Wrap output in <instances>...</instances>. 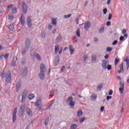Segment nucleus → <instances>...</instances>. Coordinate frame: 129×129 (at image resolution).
Segmentation results:
<instances>
[{
	"instance_id": "1",
	"label": "nucleus",
	"mask_w": 129,
	"mask_h": 129,
	"mask_svg": "<svg viewBox=\"0 0 129 129\" xmlns=\"http://www.w3.org/2000/svg\"><path fill=\"white\" fill-rule=\"evenodd\" d=\"M66 103H69L71 108H74V106H75V102L73 101V97L72 96H70L68 98Z\"/></svg>"
},
{
	"instance_id": "2",
	"label": "nucleus",
	"mask_w": 129,
	"mask_h": 129,
	"mask_svg": "<svg viewBox=\"0 0 129 129\" xmlns=\"http://www.w3.org/2000/svg\"><path fill=\"white\" fill-rule=\"evenodd\" d=\"M26 108V105L22 104L21 105L19 111V117H22L23 114H24V111H25V109Z\"/></svg>"
},
{
	"instance_id": "3",
	"label": "nucleus",
	"mask_w": 129,
	"mask_h": 129,
	"mask_svg": "<svg viewBox=\"0 0 129 129\" xmlns=\"http://www.w3.org/2000/svg\"><path fill=\"white\" fill-rule=\"evenodd\" d=\"M22 9L24 14H27V12H28V7L27 6V4H26V3L22 2Z\"/></svg>"
},
{
	"instance_id": "4",
	"label": "nucleus",
	"mask_w": 129,
	"mask_h": 129,
	"mask_svg": "<svg viewBox=\"0 0 129 129\" xmlns=\"http://www.w3.org/2000/svg\"><path fill=\"white\" fill-rule=\"evenodd\" d=\"M28 94V91L27 90H25L22 94V100H21V102L22 103H24V100L26 99L27 97V95Z\"/></svg>"
},
{
	"instance_id": "5",
	"label": "nucleus",
	"mask_w": 129,
	"mask_h": 129,
	"mask_svg": "<svg viewBox=\"0 0 129 129\" xmlns=\"http://www.w3.org/2000/svg\"><path fill=\"white\" fill-rule=\"evenodd\" d=\"M102 63L101 64V66L102 68H104V69H106V67L109 64V62H108V60L106 59H103L102 60Z\"/></svg>"
},
{
	"instance_id": "6",
	"label": "nucleus",
	"mask_w": 129,
	"mask_h": 129,
	"mask_svg": "<svg viewBox=\"0 0 129 129\" xmlns=\"http://www.w3.org/2000/svg\"><path fill=\"white\" fill-rule=\"evenodd\" d=\"M40 72L42 73H45L47 71V68H46V66L44 64V63H41L40 67Z\"/></svg>"
},
{
	"instance_id": "7",
	"label": "nucleus",
	"mask_w": 129,
	"mask_h": 129,
	"mask_svg": "<svg viewBox=\"0 0 129 129\" xmlns=\"http://www.w3.org/2000/svg\"><path fill=\"white\" fill-rule=\"evenodd\" d=\"M31 47V40L30 39L27 38L25 42V49H30Z\"/></svg>"
},
{
	"instance_id": "8",
	"label": "nucleus",
	"mask_w": 129,
	"mask_h": 129,
	"mask_svg": "<svg viewBox=\"0 0 129 129\" xmlns=\"http://www.w3.org/2000/svg\"><path fill=\"white\" fill-rule=\"evenodd\" d=\"M18 111V109L17 108H15V109L14 110L13 113V122H15L16 121V119H17V112Z\"/></svg>"
},
{
	"instance_id": "9",
	"label": "nucleus",
	"mask_w": 129,
	"mask_h": 129,
	"mask_svg": "<svg viewBox=\"0 0 129 129\" xmlns=\"http://www.w3.org/2000/svg\"><path fill=\"white\" fill-rule=\"evenodd\" d=\"M12 81V77H11V72H9L6 76V82L7 83H10Z\"/></svg>"
},
{
	"instance_id": "10",
	"label": "nucleus",
	"mask_w": 129,
	"mask_h": 129,
	"mask_svg": "<svg viewBox=\"0 0 129 129\" xmlns=\"http://www.w3.org/2000/svg\"><path fill=\"white\" fill-rule=\"evenodd\" d=\"M21 74L22 76H26L28 74V70L27 69V67H25L21 72Z\"/></svg>"
},
{
	"instance_id": "11",
	"label": "nucleus",
	"mask_w": 129,
	"mask_h": 129,
	"mask_svg": "<svg viewBox=\"0 0 129 129\" xmlns=\"http://www.w3.org/2000/svg\"><path fill=\"white\" fill-rule=\"evenodd\" d=\"M84 25H85L84 29L86 31H87L89 28H90V21H88L86 22Z\"/></svg>"
},
{
	"instance_id": "12",
	"label": "nucleus",
	"mask_w": 129,
	"mask_h": 129,
	"mask_svg": "<svg viewBox=\"0 0 129 129\" xmlns=\"http://www.w3.org/2000/svg\"><path fill=\"white\" fill-rule=\"evenodd\" d=\"M27 23L29 28H31L32 27V20H31V18L29 16L27 17Z\"/></svg>"
},
{
	"instance_id": "13",
	"label": "nucleus",
	"mask_w": 129,
	"mask_h": 129,
	"mask_svg": "<svg viewBox=\"0 0 129 129\" xmlns=\"http://www.w3.org/2000/svg\"><path fill=\"white\" fill-rule=\"evenodd\" d=\"M26 21L25 20V17H24V15L22 14L21 19H20V23L22 26H25V23Z\"/></svg>"
},
{
	"instance_id": "14",
	"label": "nucleus",
	"mask_w": 129,
	"mask_h": 129,
	"mask_svg": "<svg viewBox=\"0 0 129 129\" xmlns=\"http://www.w3.org/2000/svg\"><path fill=\"white\" fill-rule=\"evenodd\" d=\"M59 58H60L59 55H56L55 57L54 64L55 66H57V65L59 64V62L60 61V59H59Z\"/></svg>"
},
{
	"instance_id": "15",
	"label": "nucleus",
	"mask_w": 129,
	"mask_h": 129,
	"mask_svg": "<svg viewBox=\"0 0 129 129\" xmlns=\"http://www.w3.org/2000/svg\"><path fill=\"white\" fill-rule=\"evenodd\" d=\"M26 113L29 116H33V112L32 111V110L29 108L26 109Z\"/></svg>"
},
{
	"instance_id": "16",
	"label": "nucleus",
	"mask_w": 129,
	"mask_h": 129,
	"mask_svg": "<svg viewBox=\"0 0 129 129\" xmlns=\"http://www.w3.org/2000/svg\"><path fill=\"white\" fill-rule=\"evenodd\" d=\"M38 77H39L40 79L41 80H44V79H45V73L40 72L38 75Z\"/></svg>"
},
{
	"instance_id": "17",
	"label": "nucleus",
	"mask_w": 129,
	"mask_h": 129,
	"mask_svg": "<svg viewBox=\"0 0 129 129\" xmlns=\"http://www.w3.org/2000/svg\"><path fill=\"white\" fill-rule=\"evenodd\" d=\"M124 61V62H126V66L127 67L126 70H128V68H129L128 56H126V59Z\"/></svg>"
},
{
	"instance_id": "18",
	"label": "nucleus",
	"mask_w": 129,
	"mask_h": 129,
	"mask_svg": "<svg viewBox=\"0 0 129 129\" xmlns=\"http://www.w3.org/2000/svg\"><path fill=\"white\" fill-rule=\"evenodd\" d=\"M69 48H70L71 55H73L75 51L74 47H73V45H70Z\"/></svg>"
},
{
	"instance_id": "19",
	"label": "nucleus",
	"mask_w": 129,
	"mask_h": 129,
	"mask_svg": "<svg viewBox=\"0 0 129 129\" xmlns=\"http://www.w3.org/2000/svg\"><path fill=\"white\" fill-rule=\"evenodd\" d=\"M16 63H17V58L16 57H14L11 64L12 66H13V67H15Z\"/></svg>"
},
{
	"instance_id": "20",
	"label": "nucleus",
	"mask_w": 129,
	"mask_h": 129,
	"mask_svg": "<svg viewBox=\"0 0 129 129\" xmlns=\"http://www.w3.org/2000/svg\"><path fill=\"white\" fill-rule=\"evenodd\" d=\"M78 117H81V116H82L83 114V112H82V109H79L77 112Z\"/></svg>"
},
{
	"instance_id": "21",
	"label": "nucleus",
	"mask_w": 129,
	"mask_h": 129,
	"mask_svg": "<svg viewBox=\"0 0 129 129\" xmlns=\"http://www.w3.org/2000/svg\"><path fill=\"white\" fill-rule=\"evenodd\" d=\"M97 56L95 55H92V63H96V58Z\"/></svg>"
},
{
	"instance_id": "22",
	"label": "nucleus",
	"mask_w": 129,
	"mask_h": 129,
	"mask_svg": "<svg viewBox=\"0 0 129 129\" xmlns=\"http://www.w3.org/2000/svg\"><path fill=\"white\" fill-rule=\"evenodd\" d=\"M20 88H21V83L19 82L16 85V92H19Z\"/></svg>"
},
{
	"instance_id": "23",
	"label": "nucleus",
	"mask_w": 129,
	"mask_h": 129,
	"mask_svg": "<svg viewBox=\"0 0 129 129\" xmlns=\"http://www.w3.org/2000/svg\"><path fill=\"white\" fill-rule=\"evenodd\" d=\"M120 70L118 71V73H121L123 71V64L121 63L119 66Z\"/></svg>"
},
{
	"instance_id": "24",
	"label": "nucleus",
	"mask_w": 129,
	"mask_h": 129,
	"mask_svg": "<svg viewBox=\"0 0 129 129\" xmlns=\"http://www.w3.org/2000/svg\"><path fill=\"white\" fill-rule=\"evenodd\" d=\"M58 52H59V46H58V45H56L55 46L54 53L55 54H58Z\"/></svg>"
},
{
	"instance_id": "25",
	"label": "nucleus",
	"mask_w": 129,
	"mask_h": 129,
	"mask_svg": "<svg viewBox=\"0 0 129 129\" xmlns=\"http://www.w3.org/2000/svg\"><path fill=\"white\" fill-rule=\"evenodd\" d=\"M91 100H92V101H93L94 100H96V99H97V96L94 94H93L91 95Z\"/></svg>"
},
{
	"instance_id": "26",
	"label": "nucleus",
	"mask_w": 129,
	"mask_h": 129,
	"mask_svg": "<svg viewBox=\"0 0 129 129\" xmlns=\"http://www.w3.org/2000/svg\"><path fill=\"white\" fill-rule=\"evenodd\" d=\"M35 57H36V59H37L38 61H41V60H42V58H41V55H40L39 53H37L36 54H35Z\"/></svg>"
},
{
	"instance_id": "27",
	"label": "nucleus",
	"mask_w": 129,
	"mask_h": 129,
	"mask_svg": "<svg viewBox=\"0 0 129 129\" xmlns=\"http://www.w3.org/2000/svg\"><path fill=\"white\" fill-rule=\"evenodd\" d=\"M62 40V36L61 35H58L55 39V41L57 43L59 42V41H61Z\"/></svg>"
},
{
	"instance_id": "28",
	"label": "nucleus",
	"mask_w": 129,
	"mask_h": 129,
	"mask_svg": "<svg viewBox=\"0 0 129 129\" xmlns=\"http://www.w3.org/2000/svg\"><path fill=\"white\" fill-rule=\"evenodd\" d=\"M76 128H77V124H73L70 126V129H76Z\"/></svg>"
},
{
	"instance_id": "29",
	"label": "nucleus",
	"mask_w": 129,
	"mask_h": 129,
	"mask_svg": "<svg viewBox=\"0 0 129 129\" xmlns=\"http://www.w3.org/2000/svg\"><path fill=\"white\" fill-rule=\"evenodd\" d=\"M40 104H41V100H39L36 103H35V105L37 107L40 106Z\"/></svg>"
},
{
	"instance_id": "30",
	"label": "nucleus",
	"mask_w": 129,
	"mask_h": 129,
	"mask_svg": "<svg viewBox=\"0 0 129 129\" xmlns=\"http://www.w3.org/2000/svg\"><path fill=\"white\" fill-rule=\"evenodd\" d=\"M76 36H77V37H80V28H78L76 32Z\"/></svg>"
},
{
	"instance_id": "31",
	"label": "nucleus",
	"mask_w": 129,
	"mask_h": 129,
	"mask_svg": "<svg viewBox=\"0 0 129 129\" xmlns=\"http://www.w3.org/2000/svg\"><path fill=\"white\" fill-rule=\"evenodd\" d=\"M28 98L30 100H32L33 98H35V95L33 94H31L29 95Z\"/></svg>"
},
{
	"instance_id": "32",
	"label": "nucleus",
	"mask_w": 129,
	"mask_h": 129,
	"mask_svg": "<svg viewBox=\"0 0 129 129\" xmlns=\"http://www.w3.org/2000/svg\"><path fill=\"white\" fill-rule=\"evenodd\" d=\"M119 83L120 88H124V82H121V81H119Z\"/></svg>"
},
{
	"instance_id": "33",
	"label": "nucleus",
	"mask_w": 129,
	"mask_h": 129,
	"mask_svg": "<svg viewBox=\"0 0 129 129\" xmlns=\"http://www.w3.org/2000/svg\"><path fill=\"white\" fill-rule=\"evenodd\" d=\"M119 93L120 94H122L124 91V88H119Z\"/></svg>"
},
{
	"instance_id": "34",
	"label": "nucleus",
	"mask_w": 129,
	"mask_h": 129,
	"mask_svg": "<svg viewBox=\"0 0 129 129\" xmlns=\"http://www.w3.org/2000/svg\"><path fill=\"white\" fill-rule=\"evenodd\" d=\"M9 29L10 31H13L15 29V26L13 24H11L9 26Z\"/></svg>"
},
{
	"instance_id": "35",
	"label": "nucleus",
	"mask_w": 129,
	"mask_h": 129,
	"mask_svg": "<svg viewBox=\"0 0 129 129\" xmlns=\"http://www.w3.org/2000/svg\"><path fill=\"white\" fill-rule=\"evenodd\" d=\"M27 48H25L24 49H22L21 51V53L23 55V56H24V55L26 54V52H27V49H26Z\"/></svg>"
},
{
	"instance_id": "36",
	"label": "nucleus",
	"mask_w": 129,
	"mask_h": 129,
	"mask_svg": "<svg viewBox=\"0 0 129 129\" xmlns=\"http://www.w3.org/2000/svg\"><path fill=\"white\" fill-rule=\"evenodd\" d=\"M48 122H49V117H47L44 121L45 125H47V124H48Z\"/></svg>"
},
{
	"instance_id": "37",
	"label": "nucleus",
	"mask_w": 129,
	"mask_h": 129,
	"mask_svg": "<svg viewBox=\"0 0 129 129\" xmlns=\"http://www.w3.org/2000/svg\"><path fill=\"white\" fill-rule=\"evenodd\" d=\"M8 19H9V20H10L11 21H12V20L14 19V15H9L8 16Z\"/></svg>"
},
{
	"instance_id": "38",
	"label": "nucleus",
	"mask_w": 129,
	"mask_h": 129,
	"mask_svg": "<svg viewBox=\"0 0 129 129\" xmlns=\"http://www.w3.org/2000/svg\"><path fill=\"white\" fill-rule=\"evenodd\" d=\"M111 65L108 64L107 67H106V69H107V70H108V71H109L110 70H111Z\"/></svg>"
},
{
	"instance_id": "39",
	"label": "nucleus",
	"mask_w": 129,
	"mask_h": 129,
	"mask_svg": "<svg viewBox=\"0 0 129 129\" xmlns=\"http://www.w3.org/2000/svg\"><path fill=\"white\" fill-rule=\"evenodd\" d=\"M71 16H72V15L71 14H69L68 15H65L64 16V19H69V18H70V17H71Z\"/></svg>"
},
{
	"instance_id": "40",
	"label": "nucleus",
	"mask_w": 129,
	"mask_h": 129,
	"mask_svg": "<svg viewBox=\"0 0 129 129\" xmlns=\"http://www.w3.org/2000/svg\"><path fill=\"white\" fill-rule=\"evenodd\" d=\"M88 58V55H84V62H86V60H87V59Z\"/></svg>"
},
{
	"instance_id": "41",
	"label": "nucleus",
	"mask_w": 129,
	"mask_h": 129,
	"mask_svg": "<svg viewBox=\"0 0 129 129\" xmlns=\"http://www.w3.org/2000/svg\"><path fill=\"white\" fill-rule=\"evenodd\" d=\"M9 53H6V54H3V55H4V57L5 59H8V58H9Z\"/></svg>"
},
{
	"instance_id": "42",
	"label": "nucleus",
	"mask_w": 129,
	"mask_h": 129,
	"mask_svg": "<svg viewBox=\"0 0 129 129\" xmlns=\"http://www.w3.org/2000/svg\"><path fill=\"white\" fill-rule=\"evenodd\" d=\"M22 65H25L26 64V59L23 58L21 61Z\"/></svg>"
},
{
	"instance_id": "43",
	"label": "nucleus",
	"mask_w": 129,
	"mask_h": 129,
	"mask_svg": "<svg viewBox=\"0 0 129 129\" xmlns=\"http://www.w3.org/2000/svg\"><path fill=\"white\" fill-rule=\"evenodd\" d=\"M99 33H103L104 32V27L101 28L99 29Z\"/></svg>"
},
{
	"instance_id": "44",
	"label": "nucleus",
	"mask_w": 129,
	"mask_h": 129,
	"mask_svg": "<svg viewBox=\"0 0 129 129\" xmlns=\"http://www.w3.org/2000/svg\"><path fill=\"white\" fill-rule=\"evenodd\" d=\"M12 12L13 14H17V8H13L12 10Z\"/></svg>"
},
{
	"instance_id": "45",
	"label": "nucleus",
	"mask_w": 129,
	"mask_h": 129,
	"mask_svg": "<svg viewBox=\"0 0 129 129\" xmlns=\"http://www.w3.org/2000/svg\"><path fill=\"white\" fill-rule=\"evenodd\" d=\"M112 48H111V47H108L106 48V51L107 52H110V51H112Z\"/></svg>"
},
{
	"instance_id": "46",
	"label": "nucleus",
	"mask_w": 129,
	"mask_h": 129,
	"mask_svg": "<svg viewBox=\"0 0 129 129\" xmlns=\"http://www.w3.org/2000/svg\"><path fill=\"white\" fill-rule=\"evenodd\" d=\"M112 18V14L111 13H110L108 16V20L109 21H110Z\"/></svg>"
},
{
	"instance_id": "47",
	"label": "nucleus",
	"mask_w": 129,
	"mask_h": 129,
	"mask_svg": "<svg viewBox=\"0 0 129 129\" xmlns=\"http://www.w3.org/2000/svg\"><path fill=\"white\" fill-rule=\"evenodd\" d=\"M118 61H119V59L117 58H116L115 59V66H116L117 65V63H118Z\"/></svg>"
},
{
	"instance_id": "48",
	"label": "nucleus",
	"mask_w": 129,
	"mask_h": 129,
	"mask_svg": "<svg viewBox=\"0 0 129 129\" xmlns=\"http://www.w3.org/2000/svg\"><path fill=\"white\" fill-rule=\"evenodd\" d=\"M103 13L104 14V15H106V13H107V8H105L103 10Z\"/></svg>"
},
{
	"instance_id": "49",
	"label": "nucleus",
	"mask_w": 129,
	"mask_h": 129,
	"mask_svg": "<svg viewBox=\"0 0 129 129\" xmlns=\"http://www.w3.org/2000/svg\"><path fill=\"white\" fill-rule=\"evenodd\" d=\"M103 87V86L102 85H99L97 88L98 90H99V91L101 90V89Z\"/></svg>"
},
{
	"instance_id": "50",
	"label": "nucleus",
	"mask_w": 129,
	"mask_h": 129,
	"mask_svg": "<svg viewBox=\"0 0 129 129\" xmlns=\"http://www.w3.org/2000/svg\"><path fill=\"white\" fill-rule=\"evenodd\" d=\"M85 119V117L80 118V123H82V122H83V121H84Z\"/></svg>"
},
{
	"instance_id": "51",
	"label": "nucleus",
	"mask_w": 129,
	"mask_h": 129,
	"mask_svg": "<svg viewBox=\"0 0 129 129\" xmlns=\"http://www.w3.org/2000/svg\"><path fill=\"white\" fill-rule=\"evenodd\" d=\"M1 77H2V78H5V77H6V73H5V71H4L2 73Z\"/></svg>"
},
{
	"instance_id": "52",
	"label": "nucleus",
	"mask_w": 129,
	"mask_h": 129,
	"mask_svg": "<svg viewBox=\"0 0 129 129\" xmlns=\"http://www.w3.org/2000/svg\"><path fill=\"white\" fill-rule=\"evenodd\" d=\"M117 43H118L117 40H114V41L112 42V44L113 45V46H114V45H116V44H117Z\"/></svg>"
},
{
	"instance_id": "53",
	"label": "nucleus",
	"mask_w": 129,
	"mask_h": 129,
	"mask_svg": "<svg viewBox=\"0 0 129 129\" xmlns=\"http://www.w3.org/2000/svg\"><path fill=\"white\" fill-rule=\"evenodd\" d=\"M56 23H57V22H56V20L53 19L52 20V25H56Z\"/></svg>"
},
{
	"instance_id": "54",
	"label": "nucleus",
	"mask_w": 129,
	"mask_h": 129,
	"mask_svg": "<svg viewBox=\"0 0 129 129\" xmlns=\"http://www.w3.org/2000/svg\"><path fill=\"white\" fill-rule=\"evenodd\" d=\"M112 93H113V91H112V90H110L108 92L109 95H112Z\"/></svg>"
},
{
	"instance_id": "55",
	"label": "nucleus",
	"mask_w": 129,
	"mask_h": 129,
	"mask_svg": "<svg viewBox=\"0 0 129 129\" xmlns=\"http://www.w3.org/2000/svg\"><path fill=\"white\" fill-rule=\"evenodd\" d=\"M111 98H112V96H107V98H106V99H107V101H108V100H109V99H111Z\"/></svg>"
},
{
	"instance_id": "56",
	"label": "nucleus",
	"mask_w": 129,
	"mask_h": 129,
	"mask_svg": "<svg viewBox=\"0 0 129 129\" xmlns=\"http://www.w3.org/2000/svg\"><path fill=\"white\" fill-rule=\"evenodd\" d=\"M110 25H111L110 21H108L106 23V26H107V27H109V26H110Z\"/></svg>"
},
{
	"instance_id": "57",
	"label": "nucleus",
	"mask_w": 129,
	"mask_h": 129,
	"mask_svg": "<svg viewBox=\"0 0 129 129\" xmlns=\"http://www.w3.org/2000/svg\"><path fill=\"white\" fill-rule=\"evenodd\" d=\"M104 110V106H102L100 108V111H101V112H103Z\"/></svg>"
},
{
	"instance_id": "58",
	"label": "nucleus",
	"mask_w": 129,
	"mask_h": 129,
	"mask_svg": "<svg viewBox=\"0 0 129 129\" xmlns=\"http://www.w3.org/2000/svg\"><path fill=\"white\" fill-rule=\"evenodd\" d=\"M65 66H62V68H61V72H64V71L65 70Z\"/></svg>"
},
{
	"instance_id": "59",
	"label": "nucleus",
	"mask_w": 129,
	"mask_h": 129,
	"mask_svg": "<svg viewBox=\"0 0 129 129\" xmlns=\"http://www.w3.org/2000/svg\"><path fill=\"white\" fill-rule=\"evenodd\" d=\"M53 103H51V104H50L47 108H46V109H50V107H51V106H52V105H53Z\"/></svg>"
},
{
	"instance_id": "60",
	"label": "nucleus",
	"mask_w": 129,
	"mask_h": 129,
	"mask_svg": "<svg viewBox=\"0 0 129 129\" xmlns=\"http://www.w3.org/2000/svg\"><path fill=\"white\" fill-rule=\"evenodd\" d=\"M124 39V37L123 36H121L119 38V41H122Z\"/></svg>"
},
{
	"instance_id": "61",
	"label": "nucleus",
	"mask_w": 129,
	"mask_h": 129,
	"mask_svg": "<svg viewBox=\"0 0 129 129\" xmlns=\"http://www.w3.org/2000/svg\"><path fill=\"white\" fill-rule=\"evenodd\" d=\"M41 37L42 38H45V33H41Z\"/></svg>"
},
{
	"instance_id": "62",
	"label": "nucleus",
	"mask_w": 129,
	"mask_h": 129,
	"mask_svg": "<svg viewBox=\"0 0 129 129\" xmlns=\"http://www.w3.org/2000/svg\"><path fill=\"white\" fill-rule=\"evenodd\" d=\"M13 7H14V6H13V5H9V6L7 7V8H8V9H12V8H13Z\"/></svg>"
},
{
	"instance_id": "63",
	"label": "nucleus",
	"mask_w": 129,
	"mask_h": 129,
	"mask_svg": "<svg viewBox=\"0 0 129 129\" xmlns=\"http://www.w3.org/2000/svg\"><path fill=\"white\" fill-rule=\"evenodd\" d=\"M125 33H126V29H123L122 31V34H125Z\"/></svg>"
},
{
	"instance_id": "64",
	"label": "nucleus",
	"mask_w": 129,
	"mask_h": 129,
	"mask_svg": "<svg viewBox=\"0 0 129 129\" xmlns=\"http://www.w3.org/2000/svg\"><path fill=\"white\" fill-rule=\"evenodd\" d=\"M108 57H109V56H108V54H107L104 56L105 59H108Z\"/></svg>"
}]
</instances>
